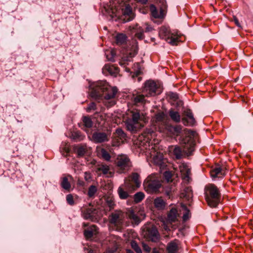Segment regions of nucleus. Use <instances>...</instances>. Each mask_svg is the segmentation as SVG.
I'll return each mask as SVG.
<instances>
[{"label":"nucleus","instance_id":"nucleus-9","mask_svg":"<svg viewBox=\"0 0 253 253\" xmlns=\"http://www.w3.org/2000/svg\"><path fill=\"white\" fill-rule=\"evenodd\" d=\"M117 172L119 173H125L131 167V163L129 158L126 155H118L115 161Z\"/></svg>","mask_w":253,"mask_h":253},{"label":"nucleus","instance_id":"nucleus-7","mask_svg":"<svg viewBox=\"0 0 253 253\" xmlns=\"http://www.w3.org/2000/svg\"><path fill=\"white\" fill-rule=\"evenodd\" d=\"M142 234L148 242L158 243L161 241V236L157 227L153 224L145 225L142 229Z\"/></svg>","mask_w":253,"mask_h":253},{"label":"nucleus","instance_id":"nucleus-27","mask_svg":"<svg viewBox=\"0 0 253 253\" xmlns=\"http://www.w3.org/2000/svg\"><path fill=\"white\" fill-rule=\"evenodd\" d=\"M144 29L137 24L133 27L132 33L134 34L135 37L141 40L144 38Z\"/></svg>","mask_w":253,"mask_h":253},{"label":"nucleus","instance_id":"nucleus-22","mask_svg":"<svg viewBox=\"0 0 253 253\" xmlns=\"http://www.w3.org/2000/svg\"><path fill=\"white\" fill-rule=\"evenodd\" d=\"M153 121L159 125L166 126L167 124V116L164 112L159 111L155 114Z\"/></svg>","mask_w":253,"mask_h":253},{"label":"nucleus","instance_id":"nucleus-51","mask_svg":"<svg viewBox=\"0 0 253 253\" xmlns=\"http://www.w3.org/2000/svg\"><path fill=\"white\" fill-rule=\"evenodd\" d=\"M165 195L168 199H171L172 197V191L171 189L166 190L165 191Z\"/></svg>","mask_w":253,"mask_h":253},{"label":"nucleus","instance_id":"nucleus-18","mask_svg":"<svg viewBox=\"0 0 253 253\" xmlns=\"http://www.w3.org/2000/svg\"><path fill=\"white\" fill-rule=\"evenodd\" d=\"M110 134L105 132L95 131L92 135V139L95 143H101L108 141Z\"/></svg>","mask_w":253,"mask_h":253},{"label":"nucleus","instance_id":"nucleus-30","mask_svg":"<svg viewBox=\"0 0 253 253\" xmlns=\"http://www.w3.org/2000/svg\"><path fill=\"white\" fill-rule=\"evenodd\" d=\"M181 195V196L185 198L187 201L190 202L193 197V192L191 187H185Z\"/></svg>","mask_w":253,"mask_h":253},{"label":"nucleus","instance_id":"nucleus-1","mask_svg":"<svg viewBox=\"0 0 253 253\" xmlns=\"http://www.w3.org/2000/svg\"><path fill=\"white\" fill-rule=\"evenodd\" d=\"M184 131L185 135L181 140L183 149L178 145L169 147V152L176 160L192 155L195 150L196 141L198 138V133L195 131L187 128L184 129Z\"/></svg>","mask_w":253,"mask_h":253},{"label":"nucleus","instance_id":"nucleus-60","mask_svg":"<svg viewBox=\"0 0 253 253\" xmlns=\"http://www.w3.org/2000/svg\"><path fill=\"white\" fill-rule=\"evenodd\" d=\"M148 0H137V1L139 2H141L142 4H146Z\"/></svg>","mask_w":253,"mask_h":253},{"label":"nucleus","instance_id":"nucleus-62","mask_svg":"<svg viewBox=\"0 0 253 253\" xmlns=\"http://www.w3.org/2000/svg\"><path fill=\"white\" fill-rule=\"evenodd\" d=\"M177 103L178 106H180L182 104V102L181 101H178V102Z\"/></svg>","mask_w":253,"mask_h":253},{"label":"nucleus","instance_id":"nucleus-48","mask_svg":"<svg viewBox=\"0 0 253 253\" xmlns=\"http://www.w3.org/2000/svg\"><path fill=\"white\" fill-rule=\"evenodd\" d=\"M106 203L107 206L110 208V209H113L115 205L114 200L110 198L107 197L106 198Z\"/></svg>","mask_w":253,"mask_h":253},{"label":"nucleus","instance_id":"nucleus-13","mask_svg":"<svg viewBox=\"0 0 253 253\" xmlns=\"http://www.w3.org/2000/svg\"><path fill=\"white\" fill-rule=\"evenodd\" d=\"M82 227L84 229V235L87 240L94 238L98 233V229L95 225L84 222L82 224Z\"/></svg>","mask_w":253,"mask_h":253},{"label":"nucleus","instance_id":"nucleus-63","mask_svg":"<svg viewBox=\"0 0 253 253\" xmlns=\"http://www.w3.org/2000/svg\"><path fill=\"white\" fill-rule=\"evenodd\" d=\"M126 71L127 72H130V69L129 68H126Z\"/></svg>","mask_w":253,"mask_h":253},{"label":"nucleus","instance_id":"nucleus-61","mask_svg":"<svg viewBox=\"0 0 253 253\" xmlns=\"http://www.w3.org/2000/svg\"><path fill=\"white\" fill-rule=\"evenodd\" d=\"M126 253H134L133 251H131L130 249H127L126 250Z\"/></svg>","mask_w":253,"mask_h":253},{"label":"nucleus","instance_id":"nucleus-33","mask_svg":"<svg viewBox=\"0 0 253 253\" xmlns=\"http://www.w3.org/2000/svg\"><path fill=\"white\" fill-rule=\"evenodd\" d=\"M84 137V136L82 135L80 131H73L71 133V138L76 142L82 140Z\"/></svg>","mask_w":253,"mask_h":253},{"label":"nucleus","instance_id":"nucleus-15","mask_svg":"<svg viewBox=\"0 0 253 253\" xmlns=\"http://www.w3.org/2000/svg\"><path fill=\"white\" fill-rule=\"evenodd\" d=\"M97 154L102 159L106 161H110L111 158V154L113 152V149L110 144H105L103 147H97Z\"/></svg>","mask_w":253,"mask_h":253},{"label":"nucleus","instance_id":"nucleus-28","mask_svg":"<svg viewBox=\"0 0 253 253\" xmlns=\"http://www.w3.org/2000/svg\"><path fill=\"white\" fill-rule=\"evenodd\" d=\"M178 213L176 209L172 208L168 214V220L171 222H175L177 220Z\"/></svg>","mask_w":253,"mask_h":253},{"label":"nucleus","instance_id":"nucleus-34","mask_svg":"<svg viewBox=\"0 0 253 253\" xmlns=\"http://www.w3.org/2000/svg\"><path fill=\"white\" fill-rule=\"evenodd\" d=\"M75 151L77 153L78 157H83L86 153V149L84 146H77L75 147Z\"/></svg>","mask_w":253,"mask_h":253},{"label":"nucleus","instance_id":"nucleus-54","mask_svg":"<svg viewBox=\"0 0 253 253\" xmlns=\"http://www.w3.org/2000/svg\"><path fill=\"white\" fill-rule=\"evenodd\" d=\"M232 21L235 23V24H236V25L237 27L241 28H242V26H241L238 18L236 16H233V19L232 20Z\"/></svg>","mask_w":253,"mask_h":253},{"label":"nucleus","instance_id":"nucleus-59","mask_svg":"<svg viewBox=\"0 0 253 253\" xmlns=\"http://www.w3.org/2000/svg\"><path fill=\"white\" fill-rule=\"evenodd\" d=\"M157 157H156V158H154L155 162H156L158 164H161V161H162L161 158H160L159 160L158 161H157Z\"/></svg>","mask_w":253,"mask_h":253},{"label":"nucleus","instance_id":"nucleus-50","mask_svg":"<svg viewBox=\"0 0 253 253\" xmlns=\"http://www.w3.org/2000/svg\"><path fill=\"white\" fill-rule=\"evenodd\" d=\"M142 247L143 250L147 253H151L152 252V249L147 244L143 243Z\"/></svg>","mask_w":253,"mask_h":253},{"label":"nucleus","instance_id":"nucleus-37","mask_svg":"<svg viewBox=\"0 0 253 253\" xmlns=\"http://www.w3.org/2000/svg\"><path fill=\"white\" fill-rule=\"evenodd\" d=\"M145 95L142 93V94H138L133 97V102L135 104L137 105L138 104L144 103L145 100Z\"/></svg>","mask_w":253,"mask_h":253},{"label":"nucleus","instance_id":"nucleus-46","mask_svg":"<svg viewBox=\"0 0 253 253\" xmlns=\"http://www.w3.org/2000/svg\"><path fill=\"white\" fill-rule=\"evenodd\" d=\"M168 96L169 99L175 101L178 99V95L177 93L172 92H170L168 94Z\"/></svg>","mask_w":253,"mask_h":253},{"label":"nucleus","instance_id":"nucleus-21","mask_svg":"<svg viewBox=\"0 0 253 253\" xmlns=\"http://www.w3.org/2000/svg\"><path fill=\"white\" fill-rule=\"evenodd\" d=\"M102 73L106 75H110L113 77H117L119 73V69L114 65L106 64L102 68Z\"/></svg>","mask_w":253,"mask_h":253},{"label":"nucleus","instance_id":"nucleus-31","mask_svg":"<svg viewBox=\"0 0 253 253\" xmlns=\"http://www.w3.org/2000/svg\"><path fill=\"white\" fill-rule=\"evenodd\" d=\"M167 250L169 253H177L179 250L177 243L175 241L169 242L168 244Z\"/></svg>","mask_w":253,"mask_h":253},{"label":"nucleus","instance_id":"nucleus-45","mask_svg":"<svg viewBox=\"0 0 253 253\" xmlns=\"http://www.w3.org/2000/svg\"><path fill=\"white\" fill-rule=\"evenodd\" d=\"M66 201L67 203L70 206H73L76 204L72 194H68L66 196Z\"/></svg>","mask_w":253,"mask_h":253},{"label":"nucleus","instance_id":"nucleus-39","mask_svg":"<svg viewBox=\"0 0 253 253\" xmlns=\"http://www.w3.org/2000/svg\"><path fill=\"white\" fill-rule=\"evenodd\" d=\"M61 186L64 189L68 191L70 190L71 186L67 177H64L62 178V180L61 181Z\"/></svg>","mask_w":253,"mask_h":253},{"label":"nucleus","instance_id":"nucleus-16","mask_svg":"<svg viewBox=\"0 0 253 253\" xmlns=\"http://www.w3.org/2000/svg\"><path fill=\"white\" fill-rule=\"evenodd\" d=\"M124 218V215L123 212L120 211H115L109 216V221L110 223L119 228L123 224Z\"/></svg>","mask_w":253,"mask_h":253},{"label":"nucleus","instance_id":"nucleus-29","mask_svg":"<svg viewBox=\"0 0 253 253\" xmlns=\"http://www.w3.org/2000/svg\"><path fill=\"white\" fill-rule=\"evenodd\" d=\"M127 37L122 33L117 34L115 37V42L117 45H123L126 42Z\"/></svg>","mask_w":253,"mask_h":253},{"label":"nucleus","instance_id":"nucleus-43","mask_svg":"<svg viewBox=\"0 0 253 253\" xmlns=\"http://www.w3.org/2000/svg\"><path fill=\"white\" fill-rule=\"evenodd\" d=\"M106 58L109 61L114 62V57L116 55L115 51L114 50H109L106 52Z\"/></svg>","mask_w":253,"mask_h":253},{"label":"nucleus","instance_id":"nucleus-24","mask_svg":"<svg viewBox=\"0 0 253 253\" xmlns=\"http://www.w3.org/2000/svg\"><path fill=\"white\" fill-rule=\"evenodd\" d=\"M126 215L131 220L133 226L138 225L141 222L140 218L136 215L132 209H128L126 211Z\"/></svg>","mask_w":253,"mask_h":253},{"label":"nucleus","instance_id":"nucleus-11","mask_svg":"<svg viewBox=\"0 0 253 253\" xmlns=\"http://www.w3.org/2000/svg\"><path fill=\"white\" fill-rule=\"evenodd\" d=\"M159 36L165 40L171 45H177L180 42L179 38L171 33L168 28L162 26L159 30Z\"/></svg>","mask_w":253,"mask_h":253},{"label":"nucleus","instance_id":"nucleus-55","mask_svg":"<svg viewBox=\"0 0 253 253\" xmlns=\"http://www.w3.org/2000/svg\"><path fill=\"white\" fill-rule=\"evenodd\" d=\"M146 28H145V32H150L153 30L152 27L148 24L147 23L145 24Z\"/></svg>","mask_w":253,"mask_h":253},{"label":"nucleus","instance_id":"nucleus-25","mask_svg":"<svg viewBox=\"0 0 253 253\" xmlns=\"http://www.w3.org/2000/svg\"><path fill=\"white\" fill-rule=\"evenodd\" d=\"M138 52V47L137 46H134L132 48V49L127 52V55L126 57H124V61H121L120 62V64L121 66H124L125 64V61H130L131 59L134 57L137 53Z\"/></svg>","mask_w":253,"mask_h":253},{"label":"nucleus","instance_id":"nucleus-8","mask_svg":"<svg viewBox=\"0 0 253 253\" xmlns=\"http://www.w3.org/2000/svg\"><path fill=\"white\" fill-rule=\"evenodd\" d=\"M144 188L149 194H156L160 192L162 184L158 178L153 175L148 176L143 182Z\"/></svg>","mask_w":253,"mask_h":253},{"label":"nucleus","instance_id":"nucleus-42","mask_svg":"<svg viewBox=\"0 0 253 253\" xmlns=\"http://www.w3.org/2000/svg\"><path fill=\"white\" fill-rule=\"evenodd\" d=\"M115 136L122 140L126 138V134L122 129L118 128L116 130Z\"/></svg>","mask_w":253,"mask_h":253},{"label":"nucleus","instance_id":"nucleus-44","mask_svg":"<svg viewBox=\"0 0 253 253\" xmlns=\"http://www.w3.org/2000/svg\"><path fill=\"white\" fill-rule=\"evenodd\" d=\"M97 192V188L94 185H91L88 188V192H87V195L89 197L92 198L93 197L95 194Z\"/></svg>","mask_w":253,"mask_h":253},{"label":"nucleus","instance_id":"nucleus-49","mask_svg":"<svg viewBox=\"0 0 253 253\" xmlns=\"http://www.w3.org/2000/svg\"><path fill=\"white\" fill-rule=\"evenodd\" d=\"M172 175L171 172L169 171H166L164 173V176L168 182L171 181Z\"/></svg>","mask_w":253,"mask_h":253},{"label":"nucleus","instance_id":"nucleus-57","mask_svg":"<svg viewBox=\"0 0 253 253\" xmlns=\"http://www.w3.org/2000/svg\"><path fill=\"white\" fill-rule=\"evenodd\" d=\"M87 253H98L95 250H93L91 248L87 249Z\"/></svg>","mask_w":253,"mask_h":253},{"label":"nucleus","instance_id":"nucleus-41","mask_svg":"<svg viewBox=\"0 0 253 253\" xmlns=\"http://www.w3.org/2000/svg\"><path fill=\"white\" fill-rule=\"evenodd\" d=\"M131 248L136 253H142V250L140 247L138 246V244L135 241H132L130 243Z\"/></svg>","mask_w":253,"mask_h":253},{"label":"nucleus","instance_id":"nucleus-23","mask_svg":"<svg viewBox=\"0 0 253 253\" xmlns=\"http://www.w3.org/2000/svg\"><path fill=\"white\" fill-rule=\"evenodd\" d=\"M169 116L171 120L175 123H179L182 122L181 116L180 113L173 108H171L168 112Z\"/></svg>","mask_w":253,"mask_h":253},{"label":"nucleus","instance_id":"nucleus-36","mask_svg":"<svg viewBox=\"0 0 253 253\" xmlns=\"http://www.w3.org/2000/svg\"><path fill=\"white\" fill-rule=\"evenodd\" d=\"M182 208L183 211V220L184 221L188 220L191 217V213L190 210L187 208L186 206L184 205H182Z\"/></svg>","mask_w":253,"mask_h":253},{"label":"nucleus","instance_id":"nucleus-32","mask_svg":"<svg viewBox=\"0 0 253 253\" xmlns=\"http://www.w3.org/2000/svg\"><path fill=\"white\" fill-rule=\"evenodd\" d=\"M82 121L84 127L86 128H91L92 127L93 123L90 117L88 116H83Z\"/></svg>","mask_w":253,"mask_h":253},{"label":"nucleus","instance_id":"nucleus-3","mask_svg":"<svg viewBox=\"0 0 253 253\" xmlns=\"http://www.w3.org/2000/svg\"><path fill=\"white\" fill-rule=\"evenodd\" d=\"M139 175L136 172L132 173L131 175L125 180L123 188L120 186L118 189L119 197L121 199H126L129 197V193H132L137 190L140 186Z\"/></svg>","mask_w":253,"mask_h":253},{"label":"nucleus","instance_id":"nucleus-56","mask_svg":"<svg viewBox=\"0 0 253 253\" xmlns=\"http://www.w3.org/2000/svg\"><path fill=\"white\" fill-rule=\"evenodd\" d=\"M151 253H161V249L159 248H153Z\"/></svg>","mask_w":253,"mask_h":253},{"label":"nucleus","instance_id":"nucleus-5","mask_svg":"<svg viewBox=\"0 0 253 253\" xmlns=\"http://www.w3.org/2000/svg\"><path fill=\"white\" fill-rule=\"evenodd\" d=\"M204 195L205 200L211 208H216L220 202L221 194L214 184H208L205 186Z\"/></svg>","mask_w":253,"mask_h":253},{"label":"nucleus","instance_id":"nucleus-38","mask_svg":"<svg viewBox=\"0 0 253 253\" xmlns=\"http://www.w3.org/2000/svg\"><path fill=\"white\" fill-rule=\"evenodd\" d=\"M144 197L145 195L142 192H137L133 196L134 201L136 203H139L144 198Z\"/></svg>","mask_w":253,"mask_h":253},{"label":"nucleus","instance_id":"nucleus-10","mask_svg":"<svg viewBox=\"0 0 253 253\" xmlns=\"http://www.w3.org/2000/svg\"><path fill=\"white\" fill-rule=\"evenodd\" d=\"M81 212L83 217L85 219L90 220L93 222L98 221L102 216L101 211L98 208H94L93 206L82 209Z\"/></svg>","mask_w":253,"mask_h":253},{"label":"nucleus","instance_id":"nucleus-52","mask_svg":"<svg viewBox=\"0 0 253 253\" xmlns=\"http://www.w3.org/2000/svg\"><path fill=\"white\" fill-rule=\"evenodd\" d=\"M147 146H149V144H148L147 142H143L140 141L139 144V147H140L141 149L143 148H147Z\"/></svg>","mask_w":253,"mask_h":253},{"label":"nucleus","instance_id":"nucleus-40","mask_svg":"<svg viewBox=\"0 0 253 253\" xmlns=\"http://www.w3.org/2000/svg\"><path fill=\"white\" fill-rule=\"evenodd\" d=\"M182 177L183 179L186 181H189L190 179V169L185 168H184L183 170L182 171Z\"/></svg>","mask_w":253,"mask_h":253},{"label":"nucleus","instance_id":"nucleus-53","mask_svg":"<svg viewBox=\"0 0 253 253\" xmlns=\"http://www.w3.org/2000/svg\"><path fill=\"white\" fill-rule=\"evenodd\" d=\"M104 253H118L117 248H108Z\"/></svg>","mask_w":253,"mask_h":253},{"label":"nucleus","instance_id":"nucleus-47","mask_svg":"<svg viewBox=\"0 0 253 253\" xmlns=\"http://www.w3.org/2000/svg\"><path fill=\"white\" fill-rule=\"evenodd\" d=\"M172 129L174 133L177 134H180L182 131V126L181 125H176L175 126H172Z\"/></svg>","mask_w":253,"mask_h":253},{"label":"nucleus","instance_id":"nucleus-17","mask_svg":"<svg viewBox=\"0 0 253 253\" xmlns=\"http://www.w3.org/2000/svg\"><path fill=\"white\" fill-rule=\"evenodd\" d=\"M86 112L90 113L92 111H95V113L93 115V119H96V121L100 123V122L105 119V116L100 113L99 109L97 106V104L93 102H92L88 104L86 109Z\"/></svg>","mask_w":253,"mask_h":253},{"label":"nucleus","instance_id":"nucleus-20","mask_svg":"<svg viewBox=\"0 0 253 253\" xmlns=\"http://www.w3.org/2000/svg\"><path fill=\"white\" fill-rule=\"evenodd\" d=\"M123 15L122 16L121 19L124 22H127L132 20L134 17V14L132 12L131 7L127 4L122 8Z\"/></svg>","mask_w":253,"mask_h":253},{"label":"nucleus","instance_id":"nucleus-14","mask_svg":"<svg viewBox=\"0 0 253 253\" xmlns=\"http://www.w3.org/2000/svg\"><path fill=\"white\" fill-rule=\"evenodd\" d=\"M182 124L185 126H193L196 124L192 111L190 109L183 111L181 117Z\"/></svg>","mask_w":253,"mask_h":253},{"label":"nucleus","instance_id":"nucleus-58","mask_svg":"<svg viewBox=\"0 0 253 253\" xmlns=\"http://www.w3.org/2000/svg\"><path fill=\"white\" fill-rule=\"evenodd\" d=\"M141 73V72L139 71H137L135 73H134L132 75V78H134L135 77L138 76Z\"/></svg>","mask_w":253,"mask_h":253},{"label":"nucleus","instance_id":"nucleus-26","mask_svg":"<svg viewBox=\"0 0 253 253\" xmlns=\"http://www.w3.org/2000/svg\"><path fill=\"white\" fill-rule=\"evenodd\" d=\"M154 206L159 210H163L165 209L167 206L166 201L162 197H157L154 200Z\"/></svg>","mask_w":253,"mask_h":253},{"label":"nucleus","instance_id":"nucleus-4","mask_svg":"<svg viewBox=\"0 0 253 253\" xmlns=\"http://www.w3.org/2000/svg\"><path fill=\"white\" fill-rule=\"evenodd\" d=\"M127 115V118L125 122L127 130L131 133H135L143 126L142 123L144 122V116L140 110L133 109L130 111Z\"/></svg>","mask_w":253,"mask_h":253},{"label":"nucleus","instance_id":"nucleus-6","mask_svg":"<svg viewBox=\"0 0 253 253\" xmlns=\"http://www.w3.org/2000/svg\"><path fill=\"white\" fill-rule=\"evenodd\" d=\"M162 91L163 86L160 83L149 80L144 83L142 93L146 96L149 97L159 95Z\"/></svg>","mask_w":253,"mask_h":253},{"label":"nucleus","instance_id":"nucleus-19","mask_svg":"<svg viewBox=\"0 0 253 253\" xmlns=\"http://www.w3.org/2000/svg\"><path fill=\"white\" fill-rule=\"evenodd\" d=\"M210 174L212 179L216 178H223L226 174L225 168L219 165H216L211 168Z\"/></svg>","mask_w":253,"mask_h":253},{"label":"nucleus","instance_id":"nucleus-35","mask_svg":"<svg viewBox=\"0 0 253 253\" xmlns=\"http://www.w3.org/2000/svg\"><path fill=\"white\" fill-rule=\"evenodd\" d=\"M97 169L98 171L102 172L103 174H106L108 173L110 168L106 164H99L97 166Z\"/></svg>","mask_w":253,"mask_h":253},{"label":"nucleus","instance_id":"nucleus-12","mask_svg":"<svg viewBox=\"0 0 253 253\" xmlns=\"http://www.w3.org/2000/svg\"><path fill=\"white\" fill-rule=\"evenodd\" d=\"M160 3H162V6L160 7V11L154 4H151L150 5L151 15L155 18L162 19L166 15L165 10L167 8L166 1L165 0H161Z\"/></svg>","mask_w":253,"mask_h":253},{"label":"nucleus","instance_id":"nucleus-2","mask_svg":"<svg viewBox=\"0 0 253 253\" xmlns=\"http://www.w3.org/2000/svg\"><path fill=\"white\" fill-rule=\"evenodd\" d=\"M117 90L112 87L105 81H99L95 83L90 92V96L95 100L104 98L110 99L114 98Z\"/></svg>","mask_w":253,"mask_h":253}]
</instances>
